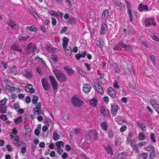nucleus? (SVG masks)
<instances>
[{
  "instance_id": "obj_50",
  "label": "nucleus",
  "mask_w": 159,
  "mask_h": 159,
  "mask_svg": "<svg viewBox=\"0 0 159 159\" xmlns=\"http://www.w3.org/2000/svg\"><path fill=\"white\" fill-rule=\"evenodd\" d=\"M150 57L152 63L154 65L155 62V56H154V55H151Z\"/></svg>"
},
{
  "instance_id": "obj_25",
  "label": "nucleus",
  "mask_w": 159,
  "mask_h": 159,
  "mask_svg": "<svg viewBox=\"0 0 159 159\" xmlns=\"http://www.w3.org/2000/svg\"><path fill=\"white\" fill-rule=\"evenodd\" d=\"M63 43L62 44L63 48H65L66 46H67L68 43V39L66 37H64L63 39Z\"/></svg>"
},
{
  "instance_id": "obj_37",
  "label": "nucleus",
  "mask_w": 159,
  "mask_h": 159,
  "mask_svg": "<svg viewBox=\"0 0 159 159\" xmlns=\"http://www.w3.org/2000/svg\"><path fill=\"white\" fill-rule=\"evenodd\" d=\"M96 89L97 91L100 94H102L103 93V91L101 86H97Z\"/></svg>"
},
{
  "instance_id": "obj_15",
  "label": "nucleus",
  "mask_w": 159,
  "mask_h": 159,
  "mask_svg": "<svg viewBox=\"0 0 159 159\" xmlns=\"http://www.w3.org/2000/svg\"><path fill=\"white\" fill-rule=\"evenodd\" d=\"M7 99L4 98L0 102V109H6L7 107L5 105Z\"/></svg>"
},
{
  "instance_id": "obj_49",
  "label": "nucleus",
  "mask_w": 159,
  "mask_h": 159,
  "mask_svg": "<svg viewBox=\"0 0 159 159\" xmlns=\"http://www.w3.org/2000/svg\"><path fill=\"white\" fill-rule=\"evenodd\" d=\"M84 66L86 67L87 69V70L90 71L91 69V66L92 65L90 64H89L88 63H84Z\"/></svg>"
},
{
  "instance_id": "obj_3",
  "label": "nucleus",
  "mask_w": 159,
  "mask_h": 159,
  "mask_svg": "<svg viewBox=\"0 0 159 159\" xmlns=\"http://www.w3.org/2000/svg\"><path fill=\"white\" fill-rule=\"evenodd\" d=\"M72 102L74 106L78 107H81L84 103V102L82 100L76 96L72 97Z\"/></svg>"
},
{
  "instance_id": "obj_28",
  "label": "nucleus",
  "mask_w": 159,
  "mask_h": 159,
  "mask_svg": "<svg viewBox=\"0 0 159 159\" xmlns=\"http://www.w3.org/2000/svg\"><path fill=\"white\" fill-rule=\"evenodd\" d=\"M138 138L140 141L143 140L145 139V135L141 132H139L138 134Z\"/></svg>"
},
{
  "instance_id": "obj_57",
  "label": "nucleus",
  "mask_w": 159,
  "mask_h": 159,
  "mask_svg": "<svg viewBox=\"0 0 159 159\" xmlns=\"http://www.w3.org/2000/svg\"><path fill=\"white\" fill-rule=\"evenodd\" d=\"M103 100L105 103L107 104L109 101L108 97L106 96L103 98Z\"/></svg>"
},
{
  "instance_id": "obj_24",
  "label": "nucleus",
  "mask_w": 159,
  "mask_h": 159,
  "mask_svg": "<svg viewBox=\"0 0 159 159\" xmlns=\"http://www.w3.org/2000/svg\"><path fill=\"white\" fill-rule=\"evenodd\" d=\"M127 156V153L125 152H123L118 155L117 159H126Z\"/></svg>"
},
{
  "instance_id": "obj_59",
  "label": "nucleus",
  "mask_w": 159,
  "mask_h": 159,
  "mask_svg": "<svg viewBox=\"0 0 159 159\" xmlns=\"http://www.w3.org/2000/svg\"><path fill=\"white\" fill-rule=\"evenodd\" d=\"M94 85L96 88L97 86H101V85L102 84V82L101 81H100L98 83L96 82L94 83Z\"/></svg>"
},
{
  "instance_id": "obj_4",
  "label": "nucleus",
  "mask_w": 159,
  "mask_h": 159,
  "mask_svg": "<svg viewBox=\"0 0 159 159\" xmlns=\"http://www.w3.org/2000/svg\"><path fill=\"white\" fill-rule=\"evenodd\" d=\"M88 139H96L98 137L97 132L95 130H89L86 136Z\"/></svg>"
},
{
  "instance_id": "obj_43",
  "label": "nucleus",
  "mask_w": 159,
  "mask_h": 159,
  "mask_svg": "<svg viewBox=\"0 0 159 159\" xmlns=\"http://www.w3.org/2000/svg\"><path fill=\"white\" fill-rule=\"evenodd\" d=\"M56 144L57 146V148H61V146H63L64 145L63 143L61 141L57 142L56 143Z\"/></svg>"
},
{
  "instance_id": "obj_21",
  "label": "nucleus",
  "mask_w": 159,
  "mask_h": 159,
  "mask_svg": "<svg viewBox=\"0 0 159 159\" xmlns=\"http://www.w3.org/2000/svg\"><path fill=\"white\" fill-rule=\"evenodd\" d=\"M94 43L98 46L99 48L100 49L102 50V48L103 46V42L100 41L99 39L96 40L94 41Z\"/></svg>"
},
{
  "instance_id": "obj_48",
  "label": "nucleus",
  "mask_w": 159,
  "mask_h": 159,
  "mask_svg": "<svg viewBox=\"0 0 159 159\" xmlns=\"http://www.w3.org/2000/svg\"><path fill=\"white\" fill-rule=\"evenodd\" d=\"M39 99V97L38 96L34 97L32 102L33 104H35Z\"/></svg>"
},
{
  "instance_id": "obj_11",
  "label": "nucleus",
  "mask_w": 159,
  "mask_h": 159,
  "mask_svg": "<svg viewBox=\"0 0 159 159\" xmlns=\"http://www.w3.org/2000/svg\"><path fill=\"white\" fill-rule=\"evenodd\" d=\"M11 49L14 51L18 52L21 53L22 52V48L16 43L13 44L11 45Z\"/></svg>"
},
{
  "instance_id": "obj_32",
  "label": "nucleus",
  "mask_w": 159,
  "mask_h": 159,
  "mask_svg": "<svg viewBox=\"0 0 159 159\" xmlns=\"http://www.w3.org/2000/svg\"><path fill=\"white\" fill-rule=\"evenodd\" d=\"M49 14L51 16H54L56 17H58L59 15L58 13L54 10H52L49 12Z\"/></svg>"
},
{
  "instance_id": "obj_6",
  "label": "nucleus",
  "mask_w": 159,
  "mask_h": 159,
  "mask_svg": "<svg viewBox=\"0 0 159 159\" xmlns=\"http://www.w3.org/2000/svg\"><path fill=\"white\" fill-rule=\"evenodd\" d=\"M125 3L127 7V11L129 16L130 19V21L132 22L133 20V15L131 11V5L130 2L127 0H125Z\"/></svg>"
},
{
  "instance_id": "obj_63",
  "label": "nucleus",
  "mask_w": 159,
  "mask_h": 159,
  "mask_svg": "<svg viewBox=\"0 0 159 159\" xmlns=\"http://www.w3.org/2000/svg\"><path fill=\"white\" fill-rule=\"evenodd\" d=\"M142 156L143 158V159H147L148 155L145 153H142Z\"/></svg>"
},
{
  "instance_id": "obj_27",
  "label": "nucleus",
  "mask_w": 159,
  "mask_h": 159,
  "mask_svg": "<svg viewBox=\"0 0 159 159\" xmlns=\"http://www.w3.org/2000/svg\"><path fill=\"white\" fill-rule=\"evenodd\" d=\"M97 100L94 98L90 101V105L92 107H95L97 105Z\"/></svg>"
},
{
  "instance_id": "obj_34",
  "label": "nucleus",
  "mask_w": 159,
  "mask_h": 159,
  "mask_svg": "<svg viewBox=\"0 0 159 159\" xmlns=\"http://www.w3.org/2000/svg\"><path fill=\"white\" fill-rule=\"evenodd\" d=\"M144 37L143 36H140L139 37V40L140 41L141 43L143 44V45L145 46L146 47H147L148 45L147 44L146 42L144 41Z\"/></svg>"
},
{
  "instance_id": "obj_61",
  "label": "nucleus",
  "mask_w": 159,
  "mask_h": 159,
  "mask_svg": "<svg viewBox=\"0 0 159 159\" xmlns=\"http://www.w3.org/2000/svg\"><path fill=\"white\" fill-rule=\"evenodd\" d=\"M15 108L17 109H23L22 108H20V106L19 103L17 102L14 104Z\"/></svg>"
},
{
  "instance_id": "obj_45",
  "label": "nucleus",
  "mask_w": 159,
  "mask_h": 159,
  "mask_svg": "<svg viewBox=\"0 0 159 159\" xmlns=\"http://www.w3.org/2000/svg\"><path fill=\"white\" fill-rule=\"evenodd\" d=\"M108 135L110 138H113L114 136V131L112 129L109 130L108 132Z\"/></svg>"
},
{
  "instance_id": "obj_52",
  "label": "nucleus",
  "mask_w": 159,
  "mask_h": 159,
  "mask_svg": "<svg viewBox=\"0 0 159 159\" xmlns=\"http://www.w3.org/2000/svg\"><path fill=\"white\" fill-rule=\"evenodd\" d=\"M127 128V126L126 125H123L120 128V131L121 132H124L125 130Z\"/></svg>"
},
{
  "instance_id": "obj_9",
  "label": "nucleus",
  "mask_w": 159,
  "mask_h": 159,
  "mask_svg": "<svg viewBox=\"0 0 159 159\" xmlns=\"http://www.w3.org/2000/svg\"><path fill=\"white\" fill-rule=\"evenodd\" d=\"M109 13V12L107 9L105 10L103 12L102 14V22H105L106 20L108 19Z\"/></svg>"
},
{
  "instance_id": "obj_64",
  "label": "nucleus",
  "mask_w": 159,
  "mask_h": 159,
  "mask_svg": "<svg viewBox=\"0 0 159 159\" xmlns=\"http://www.w3.org/2000/svg\"><path fill=\"white\" fill-rule=\"evenodd\" d=\"M75 20V19L73 17H70L69 20V22L71 24H73L74 23Z\"/></svg>"
},
{
  "instance_id": "obj_35",
  "label": "nucleus",
  "mask_w": 159,
  "mask_h": 159,
  "mask_svg": "<svg viewBox=\"0 0 159 159\" xmlns=\"http://www.w3.org/2000/svg\"><path fill=\"white\" fill-rule=\"evenodd\" d=\"M10 72L14 75H16L17 73L16 68L15 66H13L10 70Z\"/></svg>"
},
{
  "instance_id": "obj_16",
  "label": "nucleus",
  "mask_w": 159,
  "mask_h": 159,
  "mask_svg": "<svg viewBox=\"0 0 159 159\" xmlns=\"http://www.w3.org/2000/svg\"><path fill=\"white\" fill-rule=\"evenodd\" d=\"M7 83L8 81L7 80L5 85V89L9 92L14 91L15 89V88L13 86H11Z\"/></svg>"
},
{
  "instance_id": "obj_58",
  "label": "nucleus",
  "mask_w": 159,
  "mask_h": 159,
  "mask_svg": "<svg viewBox=\"0 0 159 159\" xmlns=\"http://www.w3.org/2000/svg\"><path fill=\"white\" fill-rule=\"evenodd\" d=\"M52 24L53 25H55L57 24V21L56 19L54 17L51 18Z\"/></svg>"
},
{
  "instance_id": "obj_29",
  "label": "nucleus",
  "mask_w": 159,
  "mask_h": 159,
  "mask_svg": "<svg viewBox=\"0 0 159 159\" xmlns=\"http://www.w3.org/2000/svg\"><path fill=\"white\" fill-rule=\"evenodd\" d=\"M113 67L114 68V70L116 73H119L120 72V70L116 63H114L113 65Z\"/></svg>"
},
{
  "instance_id": "obj_10",
  "label": "nucleus",
  "mask_w": 159,
  "mask_h": 159,
  "mask_svg": "<svg viewBox=\"0 0 159 159\" xmlns=\"http://www.w3.org/2000/svg\"><path fill=\"white\" fill-rule=\"evenodd\" d=\"M105 22H102V24L100 31V34L102 35L104 34L108 30V26L105 23Z\"/></svg>"
},
{
  "instance_id": "obj_19",
  "label": "nucleus",
  "mask_w": 159,
  "mask_h": 159,
  "mask_svg": "<svg viewBox=\"0 0 159 159\" xmlns=\"http://www.w3.org/2000/svg\"><path fill=\"white\" fill-rule=\"evenodd\" d=\"M137 125L139 127L142 131H145L146 130V128L144 124L140 121H138Z\"/></svg>"
},
{
  "instance_id": "obj_7",
  "label": "nucleus",
  "mask_w": 159,
  "mask_h": 159,
  "mask_svg": "<svg viewBox=\"0 0 159 159\" xmlns=\"http://www.w3.org/2000/svg\"><path fill=\"white\" fill-rule=\"evenodd\" d=\"M145 25L146 27H149L150 25L156 26V23L153 17L146 18L144 21Z\"/></svg>"
},
{
  "instance_id": "obj_46",
  "label": "nucleus",
  "mask_w": 159,
  "mask_h": 159,
  "mask_svg": "<svg viewBox=\"0 0 159 159\" xmlns=\"http://www.w3.org/2000/svg\"><path fill=\"white\" fill-rule=\"evenodd\" d=\"M33 111L35 115L41 114L43 113L42 110H33Z\"/></svg>"
},
{
  "instance_id": "obj_54",
  "label": "nucleus",
  "mask_w": 159,
  "mask_h": 159,
  "mask_svg": "<svg viewBox=\"0 0 159 159\" xmlns=\"http://www.w3.org/2000/svg\"><path fill=\"white\" fill-rule=\"evenodd\" d=\"M113 87L116 89H118L119 88V86L118 84V83L116 80H115L114 82Z\"/></svg>"
},
{
  "instance_id": "obj_26",
  "label": "nucleus",
  "mask_w": 159,
  "mask_h": 159,
  "mask_svg": "<svg viewBox=\"0 0 159 159\" xmlns=\"http://www.w3.org/2000/svg\"><path fill=\"white\" fill-rule=\"evenodd\" d=\"M115 4L117 7H124L125 5L124 3H121L119 0H116L114 2Z\"/></svg>"
},
{
  "instance_id": "obj_47",
  "label": "nucleus",
  "mask_w": 159,
  "mask_h": 159,
  "mask_svg": "<svg viewBox=\"0 0 159 159\" xmlns=\"http://www.w3.org/2000/svg\"><path fill=\"white\" fill-rule=\"evenodd\" d=\"M60 155H61L63 152V150L61 148H57V149L55 150Z\"/></svg>"
},
{
  "instance_id": "obj_8",
  "label": "nucleus",
  "mask_w": 159,
  "mask_h": 159,
  "mask_svg": "<svg viewBox=\"0 0 159 159\" xmlns=\"http://www.w3.org/2000/svg\"><path fill=\"white\" fill-rule=\"evenodd\" d=\"M41 82L43 87L45 90H49L50 87V84L48 83V80L45 78H43L41 79Z\"/></svg>"
},
{
  "instance_id": "obj_41",
  "label": "nucleus",
  "mask_w": 159,
  "mask_h": 159,
  "mask_svg": "<svg viewBox=\"0 0 159 159\" xmlns=\"http://www.w3.org/2000/svg\"><path fill=\"white\" fill-rule=\"evenodd\" d=\"M32 75L30 73H26L24 74V77L28 79H30L32 77Z\"/></svg>"
},
{
  "instance_id": "obj_18",
  "label": "nucleus",
  "mask_w": 159,
  "mask_h": 159,
  "mask_svg": "<svg viewBox=\"0 0 159 159\" xmlns=\"http://www.w3.org/2000/svg\"><path fill=\"white\" fill-rule=\"evenodd\" d=\"M150 102L155 109L159 108L158 105L155 99H151L150 100Z\"/></svg>"
},
{
  "instance_id": "obj_13",
  "label": "nucleus",
  "mask_w": 159,
  "mask_h": 159,
  "mask_svg": "<svg viewBox=\"0 0 159 159\" xmlns=\"http://www.w3.org/2000/svg\"><path fill=\"white\" fill-rule=\"evenodd\" d=\"M148 7L146 5H144L142 3L139 4L138 7L139 11L141 12L143 11H147L148 10Z\"/></svg>"
},
{
  "instance_id": "obj_30",
  "label": "nucleus",
  "mask_w": 159,
  "mask_h": 159,
  "mask_svg": "<svg viewBox=\"0 0 159 159\" xmlns=\"http://www.w3.org/2000/svg\"><path fill=\"white\" fill-rule=\"evenodd\" d=\"M64 48L66 54H71V49L70 46H67Z\"/></svg>"
},
{
  "instance_id": "obj_5",
  "label": "nucleus",
  "mask_w": 159,
  "mask_h": 159,
  "mask_svg": "<svg viewBox=\"0 0 159 159\" xmlns=\"http://www.w3.org/2000/svg\"><path fill=\"white\" fill-rule=\"evenodd\" d=\"M49 78L53 89H58L59 84L57 82L55 77L54 76L49 75Z\"/></svg>"
},
{
  "instance_id": "obj_31",
  "label": "nucleus",
  "mask_w": 159,
  "mask_h": 159,
  "mask_svg": "<svg viewBox=\"0 0 159 159\" xmlns=\"http://www.w3.org/2000/svg\"><path fill=\"white\" fill-rule=\"evenodd\" d=\"M122 142L121 139L120 138L116 137L115 139V145L116 146H120Z\"/></svg>"
},
{
  "instance_id": "obj_42",
  "label": "nucleus",
  "mask_w": 159,
  "mask_h": 159,
  "mask_svg": "<svg viewBox=\"0 0 159 159\" xmlns=\"http://www.w3.org/2000/svg\"><path fill=\"white\" fill-rule=\"evenodd\" d=\"M123 48H124L125 50L128 51H130L132 50L131 47L127 44H125Z\"/></svg>"
},
{
  "instance_id": "obj_60",
  "label": "nucleus",
  "mask_w": 159,
  "mask_h": 159,
  "mask_svg": "<svg viewBox=\"0 0 159 159\" xmlns=\"http://www.w3.org/2000/svg\"><path fill=\"white\" fill-rule=\"evenodd\" d=\"M155 151H152L150 153V157L153 159L155 157Z\"/></svg>"
},
{
  "instance_id": "obj_36",
  "label": "nucleus",
  "mask_w": 159,
  "mask_h": 159,
  "mask_svg": "<svg viewBox=\"0 0 159 159\" xmlns=\"http://www.w3.org/2000/svg\"><path fill=\"white\" fill-rule=\"evenodd\" d=\"M53 139L55 141H57L59 139V135L57 132H54L53 133Z\"/></svg>"
},
{
  "instance_id": "obj_14",
  "label": "nucleus",
  "mask_w": 159,
  "mask_h": 159,
  "mask_svg": "<svg viewBox=\"0 0 159 159\" xmlns=\"http://www.w3.org/2000/svg\"><path fill=\"white\" fill-rule=\"evenodd\" d=\"M25 90L26 92L30 93L31 94L35 92V89L33 88L32 85L30 84H28L25 87Z\"/></svg>"
},
{
  "instance_id": "obj_44",
  "label": "nucleus",
  "mask_w": 159,
  "mask_h": 159,
  "mask_svg": "<svg viewBox=\"0 0 159 159\" xmlns=\"http://www.w3.org/2000/svg\"><path fill=\"white\" fill-rule=\"evenodd\" d=\"M146 149L147 151H155V149L154 147L152 146V145H149L146 148Z\"/></svg>"
},
{
  "instance_id": "obj_51",
  "label": "nucleus",
  "mask_w": 159,
  "mask_h": 159,
  "mask_svg": "<svg viewBox=\"0 0 159 159\" xmlns=\"http://www.w3.org/2000/svg\"><path fill=\"white\" fill-rule=\"evenodd\" d=\"M155 134L153 133H151L150 134L151 139L153 142H156V141L154 138Z\"/></svg>"
},
{
  "instance_id": "obj_22",
  "label": "nucleus",
  "mask_w": 159,
  "mask_h": 159,
  "mask_svg": "<svg viewBox=\"0 0 159 159\" xmlns=\"http://www.w3.org/2000/svg\"><path fill=\"white\" fill-rule=\"evenodd\" d=\"M100 126L101 129L105 131L107 130L108 128L107 122L106 121L101 123Z\"/></svg>"
},
{
  "instance_id": "obj_56",
  "label": "nucleus",
  "mask_w": 159,
  "mask_h": 159,
  "mask_svg": "<svg viewBox=\"0 0 159 159\" xmlns=\"http://www.w3.org/2000/svg\"><path fill=\"white\" fill-rule=\"evenodd\" d=\"M41 104L40 102H39L37 104L35 107L33 109H40L41 106Z\"/></svg>"
},
{
  "instance_id": "obj_53",
  "label": "nucleus",
  "mask_w": 159,
  "mask_h": 159,
  "mask_svg": "<svg viewBox=\"0 0 159 159\" xmlns=\"http://www.w3.org/2000/svg\"><path fill=\"white\" fill-rule=\"evenodd\" d=\"M34 60L37 61H41V62L42 63V64H45V63L44 62V61L42 58H40L39 57H36L34 59Z\"/></svg>"
},
{
  "instance_id": "obj_20",
  "label": "nucleus",
  "mask_w": 159,
  "mask_h": 159,
  "mask_svg": "<svg viewBox=\"0 0 159 159\" xmlns=\"http://www.w3.org/2000/svg\"><path fill=\"white\" fill-rule=\"evenodd\" d=\"M108 93L109 95L113 98H114L116 96L115 91L111 87H110L108 89Z\"/></svg>"
},
{
  "instance_id": "obj_23",
  "label": "nucleus",
  "mask_w": 159,
  "mask_h": 159,
  "mask_svg": "<svg viewBox=\"0 0 159 159\" xmlns=\"http://www.w3.org/2000/svg\"><path fill=\"white\" fill-rule=\"evenodd\" d=\"M104 147L106 151L108 153L111 155L113 154L112 148L111 146L109 145H104Z\"/></svg>"
},
{
  "instance_id": "obj_55",
  "label": "nucleus",
  "mask_w": 159,
  "mask_h": 159,
  "mask_svg": "<svg viewBox=\"0 0 159 159\" xmlns=\"http://www.w3.org/2000/svg\"><path fill=\"white\" fill-rule=\"evenodd\" d=\"M0 118L3 120L5 121L7 120V118L6 116L4 114H2L0 116Z\"/></svg>"
},
{
  "instance_id": "obj_17",
  "label": "nucleus",
  "mask_w": 159,
  "mask_h": 159,
  "mask_svg": "<svg viewBox=\"0 0 159 159\" xmlns=\"http://www.w3.org/2000/svg\"><path fill=\"white\" fill-rule=\"evenodd\" d=\"M64 69L66 70L68 75H72L75 73V71L68 66L64 67Z\"/></svg>"
},
{
  "instance_id": "obj_39",
  "label": "nucleus",
  "mask_w": 159,
  "mask_h": 159,
  "mask_svg": "<svg viewBox=\"0 0 159 159\" xmlns=\"http://www.w3.org/2000/svg\"><path fill=\"white\" fill-rule=\"evenodd\" d=\"M76 69L80 75L82 76H85L84 75L85 74V73L83 71L82 69H81L79 67H77Z\"/></svg>"
},
{
  "instance_id": "obj_40",
  "label": "nucleus",
  "mask_w": 159,
  "mask_h": 159,
  "mask_svg": "<svg viewBox=\"0 0 159 159\" xmlns=\"http://www.w3.org/2000/svg\"><path fill=\"white\" fill-rule=\"evenodd\" d=\"M22 120V118L21 117L19 116L16 119L14 120V122L16 124H18L20 123Z\"/></svg>"
},
{
  "instance_id": "obj_2",
  "label": "nucleus",
  "mask_w": 159,
  "mask_h": 159,
  "mask_svg": "<svg viewBox=\"0 0 159 159\" xmlns=\"http://www.w3.org/2000/svg\"><path fill=\"white\" fill-rule=\"evenodd\" d=\"M37 49V46L35 44L32 43H30L28 44L26 47V54H34L36 52Z\"/></svg>"
},
{
  "instance_id": "obj_38",
  "label": "nucleus",
  "mask_w": 159,
  "mask_h": 159,
  "mask_svg": "<svg viewBox=\"0 0 159 159\" xmlns=\"http://www.w3.org/2000/svg\"><path fill=\"white\" fill-rule=\"evenodd\" d=\"M8 24L12 28H14L16 26L15 22L11 20H9L8 22Z\"/></svg>"
},
{
  "instance_id": "obj_12",
  "label": "nucleus",
  "mask_w": 159,
  "mask_h": 159,
  "mask_svg": "<svg viewBox=\"0 0 159 159\" xmlns=\"http://www.w3.org/2000/svg\"><path fill=\"white\" fill-rule=\"evenodd\" d=\"M92 87L90 84H86L84 85L82 87V90L84 93H88L90 91Z\"/></svg>"
},
{
  "instance_id": "obj_1",
  "label": "nucleus",
  "mask_w": 159,
  "mask_h": 159,
  "mask_svg": "<svg viewBox=\"0 0 159 159\" xmlns=\"http://www.w3.org/2000/svg\"><path fill=\"white\" fill-rule=\"evenodd\" d=\"M53 72L57 80L61 83L65 82L67 81V78L64 73L57 70H54Z\"/></svg>"
},
{
  "instance_id": "obj_33",
  "label": "nucleus",
  "mask_w": 159,
  "mask_h": 159,
  "mask_svg": "<svg viewBox=\"0 0 159 159\" xmlns=\"http://www.w3.org/2000/svg\"><path fill=\"white\" fill-rule=\"evenodd\" d=\"M131 147L134 150L138 151V147L137 145V144L135 141H132L131 143Z\"/></svg>"
},
{
  "instance_id": "obj_62",
  "label": "nucleus",
  "mask_w": 159,
  "mask_h": 159,
  "mask_svg": "<svg viewBox=\"0 0 159 159\" xmlns=\"http://www.w3.org/2000/svg\"><path fill=\"white\" fill-rule=\"evenodd\" d=\"M68 154L66 153L65 152L61 156V157L63 159H65L67 158L68 157Z\"/></svg>"
}]
</instances>
